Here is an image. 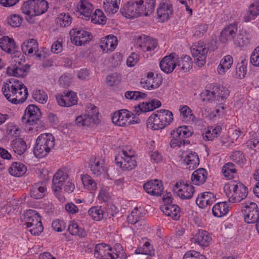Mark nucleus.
<instances>
[{
  "instance_id": "nucleus-44",
  "label": "nucleus",
  "mask_w": 259,
  "mask_h": 259,
  "mask_svg": "<svg viewBox=\"0 0 259 259\" xmlns=\"http://www.w3.org/2000/svg\"><path fill=\"white\" fill-rule=\"evenodd\" d=\"M35 16L45 13L49 8L48 3L45 0H34Z\"/></svg>"
},
{
  "instance_id": "nucleus-3",
  "label": "nucleus",
  "mask_w": 259,
  "mask_h": 259,
  "mask_svg": "<svg viewBox=\"0 0 259 259\" xmlns=\"http://www.w3.org/2000/svg\"><path fill=\"white\" fill-rule=\"evenodd\" d=\"M55 145V139L50 133H45L39 135L36 139L33 148V153L36 157H45L50 152Z\"/></svg>"
},
{
  "instance_id": "nucleus-24",
  "label": "nucleus",
  "mask_w": 259,
  "mask_h": 259,
  "mask_svg": "<svg viewBox=\"0 0 259 259\" xmlns=\"http://www.w3.org/2000/svg\"><path fill=\"white\" fill-rule=\"evenodd\" d=\"M137 48L142 49L144 52L153 51L157 47V43L155 39H151L148 36H139L138 37Z\"/></svg>"
},
{
  "instance_id": "nucleus-61",
  "label": "nucleus",
  "mask_w": 259,
  "mask_h": 259,
  "mask_svg": "<svg viewBox=\"0 0 259 259\" xmlns=\"http://www.w3.org/2000/svg\"><path fill=\"white\" fill-rule=\"evenodd\" d=\"M134 111L137 115L151 111L150 105L148 102H143L134 107Z\"/></svg>"
},
{
  "instance_id": "nucleus-58",
  "label": "nucleus",
  "mask_w": 259,
  "mask_h": 259,
  "mask_svg": "<svg viewBox=\"0 0 259 259\" xmlns=\"http://www.w3.org/2000/svg\"><path fill=\"white\" fill-rule=\"evenodd\" d=\"M8 24L12 27H18L21 24L23 18L19 15L12 14L7 18Z\"/></svg>"
},
{
  "instance_id": "nucleus-20",
  "label": "nucleus",
  "mask_w": 259,
  "mask_h": 259,
  "mask_svg": "<svg viewBox=\"0 0 259 259\" xmlns=\"http://www.w3.org/2000/svg\"><path fill=\"white\" fill-rule=\"evenodd\" d=\"M172 13V6L168 1L160 3L157 10L158 17L161 22L168 20Z\"/></svg>"
},
{
  "instance_id": "nucleus-19",
  "label": "nucleus",
  "mask_w": 259,
  "mask_h": 259,
  "mask_svg": "<svg viewBox=\"0 0 259 259\" xmlns=\"http://www.w3.org/2000/svg\"><path fill=\"white\" fill-rule=\"evenodd\" d=\"M192 240L194 243L197 244L202 247H205L209 245L212 238L206 231L198 230L193 235Z\"/></svg>"
},
{
  "instance_id": "nucleus-57",
  "label": "nucleus",
  "mask_w": 259,
  "mask_h": 259,
  "mask_svg": "<svg viewBox=\"0 0 259 259\" xmlns=\"http://www.w3.org/2000/svg\"><path fill=\"white\" fill-rule=\"evenodd\" d=\"M236 172V168L233 163L228 162L222 167V173L224 176L229 179L233 177L232 175Z\"/></svg>"
},
{
  "instance_id": "nucleus-38",
  "label": "nucleus",
  "mask_w": 259,
  "mask_h": 259,
  "mask_svg": "<svg viewBox=\"0 0 259 259\" xmlns=\"http://www.w3.org/2000/svg\"><path fill=\"white\" fill-rule=\"evenodd\" d=\"M147 125L148 128H151L153 130L162 129L165 127L161 118L157 116V113L153 114L149 117L147 120Z\"/></svg>"
},
{
  "instance_id": "nucleus-60",
  "label": "nucleus",
  "mask_w": 259,
  "mask_h": 259,
  "mask_svg": "<svg viewBox=\"0 0 259 259\" xmlns=\"http://www.w3.org/2000/svg\"><path fill=\"white\" fill-rule=\"evenodd\" d=\"M192 134V129L187 126H179V145L182 144L181 138L190 137Z\"/></svg>"
},
{
  "instance_id": "nucleus-41",
  "label": "nucleus",
  "mask_w": 259,
  "mask_h": 259,
  "mask_svg": "<svg viewBox=\"0 0 259 259\" xmlns=\"http://www.w3.org/2000/svg\"><path fill=\"white\" fill-rule=\"evenodd\" d=\"M229 206L226 202H221L215 204L212 209L214 216L221 218L229 212Z\"/></svg>"
},
{
  "instance_id": "nucleus-43",
  "label": "nucleus",
  "mask_w": 259,
  "mask_h": 259,
  "mask_svg": "<svg viewBox=\"0 0 259 259\" xmlns=\"http://www.w3.org/2000/svg\"><path fill=\"white\" fill-rule=\"evenodd\" d=\"M251 36L246 31L242 30L234 38V44L239 47H243L249 42Z\"/></svg>"
},
{
  "instance_id": "nucleus-12",
  "label": "nucleus",
  "mask_w": 259,
  "mask_h": 259,
  "mask_svg": "<svg viewBox=\"0 0 259 259\" xmlns=\"http://www.w3.org/2000/svg\"><path fill=\"white\" fill-rule=\"evenodd\" d=\"M163 200L165 204L161 206V210L166 215L171 217L173 220L176 221L178 220L177 215L178 212L177 210L178 206L177 205L171 204L172 202L171 194L170 192L167 193L163 196Z\"/></svg>"
},
{
  "instance_id": "nucleus-64",
  "label": "nucleus",
  "mask_w": 259,
  "mask_h": 259,
  "mask_svg": "<svg viewBox=\"0 0 259 259\" xmlns=\"http://www.w3.org/2000/svg\"><path fill=\"white\" fill-rule=\"evenodd\" d=\"M250 62L253 66L259 67V46L255 48L251 54Z\"/></svg>"
},
{
  "instance_id": "nucleus-18",
  "label": "nucleus",
  "mask_w": 259,
  "mask_h": 259,
  "mask_svg": "<svg viewBox=\"0 0 259 259\" xmlns=\"http://www.w3.org/2000/svg\"><path fill=\"white\" fill-rule=\"evenodd\" d=\"M19 87V80L16 79L11 78L4 83L2 91L6 99L10 102L11 103V99L14 96L16 91Z\"/></svg>"
},
{
  "instance_id": "nucleus-42",
  "label": "nucleus",
  "mask_w": 259,
  "mask_h": 259,
  "mask_svg": "<svg viewBox=\"0 0 259 259\" xmlns=\"http://www.w3.org/2000/svg\"><path fill=\"white\" fill-rule=\"evenodd\" d=\"M233 63V58L231 55L225 56L221 61L220 64L218 68V71L219 74H223L230 69Z\"/></svg>"
},
{
  "instance_id": "nucleus-10",
  "label": "nucleus",
  "mask_w": 259,
  "mask_h": 259,
  "mask_svg": "<svg viewBox=\"0 0 259 259\" xmlns=\"http://www.w3.org/2000/svg\"><path fill=\"white\" fill-rule=\"evenodd\" d=\"M71 42L76 46H81L92 39L91 33L82 29L75 28L70 31Z\"/></svg>"
},
{
  "instance_id": "nucleus-56",
  "label": "nucleus",
  "mask_w": 259,
  "mask_h": 259,
  "mask_svg": "<svg viewBox=\"0 0 259 259\" xmlns=\"http://www.w3.org/2000/svg\"><path fill=\"white\" fill-rule=\"evenodd\" d=\"M32 97L36 101L41 104H45L48 101L47 93L41 90H34L32 93Z\"/></svg>"
},
{
  "instance_id": "nucleus-14",
  "label": "nucleus",
  "mask_w": 259,
  "mask_h": 259,
  "mask_svg": "<svg viewBox=\"0 0 259 259\" xmlns=\"http://www.w3.org/2000/svg\"><path fill=\"white\" fill-rule=\"evenodd\" d=\"M30 66L28 64L22 65L20 62L18 64H11L7 69V73L10 76L17 77H24L28 73Z\"/></svg>"
},
{
  "instance_id": "nucleus-15",
  "label": "nucleus",
  "mask_w": 259,
  "mask_h": 259,
  "mask_svg": "<svg viewBox=\"0 0 259 259\" xmlns=\"http://www.w3.org/2000/svg\"><path fill=\"white\" fill-rule=\"evenodd\" d=\"M244 214V221L248 224L254 223L259 216L258 208L257 204L254 202L249 203L245 205L243 209Z\"/></svg>"
},
{
  "instance_id": "nucleus-54",
  "label": "nucleus",
  "mask_w": 259,
  "mask_h": 259,
  "mask_svg": "<svg viewBox=\"0 0 259 259\" xmlns=\"http://www.w3.org/2000/svg\"><path fill=\"white\" fill-rule=\"evenodd\" d=\"M106 17L103 11L100 9H96L94 13H92L90 19L92 22L95 24H103L106 21Z\"/></svg>"
},
{
  "instance_id": "nucleus-63",
  "label": "nucleus",
  "mask_w": 259,
  "mask_h": 259,
  "mask_svg": "<svg viewBox=\"0 0 259 259\" xmlns=\"http://www.w3.org/2000/svg\"><path fill=\"white\" fill-rule=\"evenodd\" d=\"M183 259H206V257L198 251L190 250L185 254Z\"/></svg>"
},
{
  "instance_id": "nucleus-21",
  "label": "nucleus",
  "mask_w": 259,
  "mask_h": 259,
  "mask_svg": "<svg viewBox=\"0 0 259 259\" xmlns=\"http://www.w3.org/2000/svg\"><path fill=\"white\" fill-rule=\"evenodd\" d=\"M143 188L147 193L155 196L160 195L163 190L161 182L157 180H151L146 183L144 184Z\"/></svg>"
},
{
  "instance_id": "nucleus-55",
  "label": "nucleus",
  "mask_w": 259,
  "mask_h": 259,
  "mask_svg": "<svg viewBox=\"0 0 259 259\" xmlns=\"http://www.w3.org/2000/svg\"><path fill=\"white\" fill-rule=\"evenodd\" d=\"M88 213L91 218L97 221L101 220L104 217L103 210L99 206L91 208L88 211Z\"/></svg>"
},
{
  "instance_id": "nucleus-26",
  "label": "nucleus",
  "mask_w": 259,
  "mask_h": 259,
  "mask_svg": "<svg viewBox=\"0 0 259 259\" xmlns=\"http://www.w3.org/2000/svg\"><path fill=\"white\" fill-rule=\"evenodd\" d=\"M175 53H171L169 55L164 57L160 61L159 65L161 69L165 73L171 72L176 66L174 60Z\"/></svg>"
},
{
  "instance_id": "nucleus-53",
  "label": "nucleus",
  "mask_w": 259,
  "mask_h": 259,
  "mask_svg": "<svg viewBox=\"0 0 259 259\" xmlns=\"http://www.w3.org/2000/svg\"><path fill=\"white\" fill-rule=\"evenodd\" d=\"M214 197V194L210 192H205L200 194L197 197L196 203L197 205L201 208L204 207V203L205 201L208 200Z\"/></svg>"
},
{
  "instance_id": "nucleus-11",
  "label": "nucleus",
  "mask_w": 259,
  "mask_h": 259,
  "mask_svg": "<svg viewBox=\"0 0 259 259\" xmlns=\"http://www.w3.org/2000/svg\"><path fill=\"white\" fill-rule=\"evenodd\" d=\"M94 254L99 259H116L118 257V254L112 252V248L105 243L96 245L94 249Z\"/></svg>"
},
{
  "instance_id": "nucleus-17",
  "label": "nucleus",
  "mask_w": 259,
  "mask_h": 259,
  "mask_svg": "<svg viewBox=\"0 0 259 259\" xmlns=\"http://www.w3.org/2000/svg\"><path fill=\"white\" fill-rule=\"evenodd\" d=\"M56 100L58 104L61 106L70 107L76 104L77 102V97L75 93L72 91L63 92V94L57 95Z\"/></svg>"
},
{
  "instance_id": "nucleus-46",
  "label": "nucleus",
  "mask_w": 259,
  "mask_h": 259,
  "mask_svg": "<svg viewBox=\"0 0 259 259\" xmlns=\"http://www.w3.org/2000/svg\"><path fill=\"white\" fill-rule=\"evenodd\" d=\"M120 0H105L103 7L107 13L114 14L118 10Z\"/></svg>"
},
{
  "instance_id": "nucleus-13",
  "label": "nucleus",
  "mask_w": 259,
  "mask_h": 259,
  "mask_svg": "<svg viewBox=\"0 0 259 259\" xmlns=\"http://www.w3.org/2000/svg\"><path fill=\"white\" fill-rule=\"evenodd\" d=\"M162 81V77L160 74H157L155 76L152 72H148L146 79L142 80L141 84L146 89H155L161 84Z\"/></svg>"
},
{
  "instance_id": "nucleus-6",
  "label": "nucleus",
  "mask_w": 259,
  "mask_h": 259,
  "mask_svg": "<svg viewBox=\"0 0 259 259\" xmlns=\"http://www.w3.org/2000/svg\"><path fill=\"white\" fill-rule=\"evenodd\" d=\"M229 95L227 88L222 85H215L209 90H207L201 94L203 101H218L221 102L226 99Z\"/></svg>"
},
{
  "instance_id": "nucleus-28",
  "label": "nucleus",
  "mask_w": 259,
  "mask_h": 259,
  "mask_svg": "<svg viewBox=\"0 0 259 259\" xmlns=\"http://www.w3.org/2000/svg\"><path fill=\"white\" fill-rule=\"evenodd\" d=\"M78 12L82 15L81 18L89 20L92 14L93 5L87 1H80L77 6Z\"/></svg>"
},
{
  "instance_id": "nucleus-37",
  "label": "nucleus",
  "mask_w": 259,
  "mask_h": 259,
  "mask_svg": "<svg viewBox=\"0 0 259 259\" xmlns=\"http://www.w3.org/2000/svg\"><path fill=\"white\" fill-rule=\"evenodd\" d=\"M9 172L12 176L19 177L23 176L27 171L26 167L21 162H13L9 168Z\"/></svg>"
},
{
  "instance_id": "nucleus-27",
  "label": "nucleus",
  "mask_w": 259,
  "mask_h": 259,
  "mask_svg": "<svg viewBox=\"0 0 259 259\" xmlns=\"http://www.w3.org/2000/svg\"><path fill=\"white\" fill-rule=\"evenodd\" d=\"M194 187L184 181L179 184V198L182 199H190L194 193Z\"/></svg>"
},
{
  "instance_id": "nucleus-33",
  "label": "nucleus",
  "mask_w": 259,
  "mask_h": 259,
  "mask_svg": "<svg viewBox=\"0 0 259 259\" xmlns=\"http://www.w3.org/2000/svg\"><path fill=\"white\" fill-rule=\"evenodd\" d=\"M0 48L8 53H13L17 48V45L13 39L4 36L0 38Z\"/></svg>"
},
{
  "instance_id": "nucleus-25",
  "label": "nucleus",
  "mask_w": 259,
  "mask_h": 259,
  "mask_svg": "<svg viewBox=\"0 0 259 259\" xmlns=\"http://www.w3.org/2000/svg\"><path fill=\"white\" fill-rule=\"evenodd\" d=\"M130 116L126 110H120L115 112L112 117L113 123L119 126H126L130 124L131 120L128 121Z\"/></svg>"
},
{
  "instance_id": "nucleus-35",
  "label": "nucleus",
  "mask_w": 259,
  "mask_h": 259,
  "mask_svg": "<svg viewBox=\"0 0 259 259\" xmlns=\"http://www.w3.org/2000/svg\"><path fill=\"white\" fill-rule=\"evenodd\" d=\"M179 112L181 119L186 122L190 123L196 120L194 114L191 109L187 105L179 106Z\"/></svg>"
},
{
  "instance_id": "nucleus-50",
  "label": "nucleus",
  "mask_w": 259,
  "mask_h": 259,
  "mask_svg": "<svg viewBox=\"0 0 259 259\" xmlns=\"http://www.w3.org/2000/svg\"><path fill=\"white\" fill-rule=\"evenodd\" d=\"M69 233L73 235L83 237L85 236V232L82 228H79L77 224L72 221L70 222L68 228Z\"/></svg>"
},
{
  "instance_id": "nucleus-51",
  "label": "nucleus",
  "mask_w": 259,
  "mask_h": 259,
  "mask_svg": "<svg viewBox=\"0 0 259 259\" xmlns=\"http://www.w3.org/2000/svg\"><path fill=\"white\" fill-rule=\"evenodd\" d=\"M192 64L191 58L188 55L182 57L181 61H179V67L183 72L189 71L192 67Z\"/></svg>"
},
{
  "instance_id": "nucleus-4",
  "label": "nucleus",
  "mask_w": 259,
  "mask_h": 259,
  "mask_svg": "<svg viewBox=\"0 0 259 259\" xmlns=\"http://www.w3.org/2000/svg\"><path fill=\"white\" fill-rule=\"evenodd\" d=\"M224 189L229 202L232 203L240 202L248 194L247 188L240 182H230L225 185Z\"/></svg>"
},
{
  "instance_id": "nucleus-59",
  "label": "nucleus",
  "mask_w": 259,
  "mask_h": 259,
  "mask_svg": "<svg viewBox=\"0 0 259 259\" xmlns=\"http://www.w3.org/2000/svg\"><path fill=\"white\" fill-rule=\"evenodd\" d=\"M124 96L128 100H138L146 98V94L139 91H127L125 93Z\"/></svg>"
},
{
  "instance_id": "nucleus-23",
  "label": "nucleus",
  "mask_w": 259,
  "mask_h": 259,
  "mask_svg": "<svg viewBox=\"0 0 259 259\" xmlns=\"http://www.w3.org/2000/svg\"><path fill=\"white\" fill-rule=\"evenodd\" d=\"M118 43L117 37L113 35H109L101 40L100 48L103 52L109 53L113 51Z\"/></svg>"
},
{
  "instance_id": "nucleus-1",
  "label": "nucleus",
  "mask_w": 259,
  "mask_h": 259,
  "mask_svg": "<svg viewBox=\"0 0 259 259\" xmlns=\"http://www.w3.org/2000/svg\"><path fill=\"white\" fill-rule=\"evenodd\" d=\"M155 5V0H133L125 4L120 12L129 19L137 18L140 16H148L151 14Z\"/></svg>"
},
{
  "instance_id": "nucleus-39",
  "label": "nucleus",
  "mask_w": 259,
  "mask_h": 259,
  "mask_svg": "<svg viewBox=\"0 0 259 259\" xmlns=\"http://www.w3.org/2000/svg\"><path fill=\"white\" fill-rule=\"evenodd\" d=\"M11 146L14 152L19 155H22L27 149L26 142L21 138H17L12 141Z\"/></svg>"
},
{
  "instance_id": "nucleus-36",
  "label": "nucleus",
  "mask_w": 259,
  "mask_h": 259,
  "mask_svg": "<svg viewBox=\"0 0 259 259\" xmlns=\"http://www.w3.org/2000/svg\"><path fill=\"white\" fill-rule=\"evenodd\" d=\"M26 219L27 222L25 224L27 228L42 224L41 217L34 210H29L26 214Z\"/></svg>"
},
{
  "instance_id": "nucleus-22",
  "label": "nucleus",
  "mask_w": 259,
  "mask_h": 259,
  "mask_svg": "<svg viewBox=\"0 0 259 259\" xmlns=\"http://www.w3.org/2000/svg\"><path fill=\"white\" fill-rule=\"evenodd\" d=\"M19 86L17 89L14 96L11 99V103L14 104H20L24 102L28 95V90L26 86L19 81Z\"/></svg>"
},
{
  "instance_id": "nucleus-49",
  "label": "nucleus",
  "mask_w": 259,
  "mask_h": 259,
  "mask_svg": "<svg viewBox=\"0 0 259 259\" xmlns=\"http://www.w3.org/2000/svg\"><path fill=\"white\" fill-rule=\"evenodd\" d=\"M34 6V0H28L23 4L21 10L24 14L30 17H34L35 12L34 11L35 9Z\"/></svg>"
},
{
  "instance_id": "nucleus-8",
  "label": "nucleus",
  "mask_w": 259,
  "mask_h": 259,
  "mask_svg": "<svg viewBox=\"0 0 259 259\" xmlns=\"http://www.w3.org/2000/svg\"><path fill=\"white\" fill-rule=\"evenodd\" d=\"M41 115L40 109L37 106L33 104L29 105L25 109L22 119L23 122L26 120V122L30 124H38L44 127L45 124L40 120Z\"/></svg>"
},
{
  "instance_id": "nucleus-48",
  "label": "nucleus",
  "mask_w": 259,
  "mask_h": 259,
  "mask_svg": "<svg viewBox=\"0 0 259 259\" xmlns=\"http://www.w3.org/2000/svg\"><path fill=\"white\" fill-rule=\"evenodd\" d=\"M58 25L62 27L69 26L72 23V18L68 13H61L56 19Z\"/></svg>"
},
{
  "instance_id": "nucleus-40",
  "label": "nucleus",
  "mask_w": 259,
  "mask_h": 259,
  "mask_svg": "<svg viewBox=\"0 0 259 259\" xmlns=\"http://www.w3.org/2000/svg\"><path fill=\"white\" fill-rule=\"evenodd\" d=\"M259 15V0H256L250 4L248 11L244 17L245 22H249Z\"/></svg>"
},
{
  "instance_id": "nucleus-9",
  "label": "nucleus",
  "mask_w": 259,
  "mask_h": 259,
  "mask_svg": "<svg viewBox=\"0 0 259 259\" xmlns=\"http://www.w3.org/2000/svg\"><path fill=\"white\" fill-rule=\"evenodd\" d=\"M69 178V175L65 169H59L54 175L52 180V190L56 197H58L62 186Z\"/></svg>"
},
{
  "instance_id": "nucleus-29",
  "label": "nucleus",
  "mask_w": 259,
  "mask_h": 259,
  "mask_svg": "<svg viewBox=\"0 0 259 259\" xmlns=\"http://www.w3.org/2000/svg\"><path fill=\"white\" fill-rule=\"evenodd\" d=\"M104 160L100 158H92L90 161L89 167L92 174L96 176H100L104 171Z\"/></svg>"
},
{
  "instance_id": "nucleus-62",
  "label": "nucleus",
  "mask_w": 259,
  "mask_h": 259,
  "mask_svg": "<svg viewBox=\"0 0 259 259\" xmlns=\"http://www.w3.org/2000/svg\"><path fill=\"white\" fill-rule=\"evenodd\" d=\"M231 158L234 162L239 164H243L246 161L244 155L240 151H236L233 152Z\"/></svg>"
},
{
  "instance_id": "nucleus-31",
  "label": "nucleus",
  "mask_w": 259,
  "mask_h": 259,
  "mask_svg": "<svg viewBox=\"0 0 259 259\" xmlns=\"http://www.w3.org/2000/svg\"><path fill=\"white\" fill-rule=\"evenodd\" d=\"M207 172L205 169L200 168L195 170L191 176V181L194 185H200L204 184L207 178Z\"/></svg>"
},
{
  "instance_id": "nucleus-34",
  "label": "nucleus",
  "mask_w": 259,
  "mask_h": 259,
  "mask_svg": "<svg viewBox=\"0 0 259 259\" xmlns=\"http://www.w3.org/2000/svg\"><path fill=\"white\" fill-rule=\"evenodd\" d=\"M22 52L25 55H30L34 52L38 51V45L35 39L31 38L26 40L21 46Z\"/></svg>"
},
{
  "instance_id": "nucleus-32",
  "label": "nucleus",
  "mask_w": 259,
  "mask_h": 259,
  "mask_svg": "<svg viewBox=\"0 0 259 259\" xmlns=\"http://www.w3.org/2000/svg\"><path fill=\"white\" fill-rule=\"evenodd\" d=\"M46 190L47 188L43 183H37L31 186L30 194L32 198L39 199L45 196Z\"/></svg>"
},
{
  "instance_id": "nucleus-47",
  "label": "nucleus",
  "mask_w": 259,
  "mask_h": 259,
  "mask_svg": "<svg viewBox=\"0 0 259 259\" xmlns=\"http://www.w3.org/2000/svg\"><path fill=\"white\" fill-rule=\"evenodd\" d=\"M157 116H159L165 126L169 124L173 120V114L171 112L167 110L161 109L157 111Z\"/></svg>"
},
{
  "instance_id": "nucleus-5",
  "label": "nucleus",
  "mask_w": 259,
  "mask_h": 259,
  "mask_svg": "<svg viewBox=\"0 0 259 259\" xmlns=\"http://www.w3.org/2000/svg\"><path fill=\"white\" fill-rule=\"evenodd\" d=\"M99 114L97 107L93 105L89 106L83 115L78 116L75 119V124L79 127L89 126L98 123Z\"/></svg>"
},
{
  "instance_id": "nucleus-16",
  "label": "nucleus",
  "mask_w": 259,
  "mask_h": 259,
  "mask_svg": "<svg viewBox=\"0 0 259 259\" xmlns=\"http://www.w3.org/2000/svg\"><path fill=\"white\" fill-rule=\"evenodd\" d=\"M181 157V159H183L182 162L186 166V168L189 170L194 169L199 164L198 155L195 152H183Z\"/></svg>"
},
{
  "instance_id": "nucleus-45",
  "label": "nucleus",
  "mask_w": 259,
  "mask_h": 259,
  "mask_svg": "<svg viewBox=\"0 0 259 259\" xmlns=\"http://www.w3.org/2000/svg\"><path fill=\"white\" fill-rule=\"evenodd\" d=\"M84 186L89 190L91 193L94 192L97 189L96 182L88 175H82L81 178Z\"/></svg>"
},
{
  "instance_id": "nucleus-7",
  "label": "nucleus",
  "mask_w": 259,
  "mask_h": 259,
  "mask_svg": "<svg viewBox=\"0 0 259 259\" xmlns=\"http://www.w3.org/2000/svg\"><path fill=\"white\" fill-rule=\"evenodd\" d=\"M115 161L116 165L123 170H131L137 165L136 157L131 150L128 152L125 150H122L115 156Z\"/></svg>"
},
{
  "instance_id": "nucleus-2",
  "label": "nucleus",
  "mask_w": 259,
  "mask_h": 259,
  "mask_svg": "<svg viewBox=\"0 0 259 259\" xmlns=\"http://www.w3.org/2000/svg\"><path fill=\"white\" fill-rule=\"evenodd\" d=\"M217 48V40L213 39L207 42L199 41L194 44L191 48V51L196 65L199 67L203 66L206 63L208 53L213 52Z\"/></svg>"
},
{
  "instance_id": "nucleus-30",
  "label": "nucleus",
  "mask_w": 259,
  "mask_h": 259,
  "mask_svg": "<svg viewBox=\"0 0 259 259\" xmlns=\"http://www.w3.org/2000/svg\"><path fill=\"white\" fill-rule=\"evenodd\" d=\"M237 30L235 24H231L226 27L221 32L220 39L225 43L229 40L234 39V35Z\"/></svg>"
},
{
  "instance_id": "nucleus-52",
  "label": "nucleus",
  "mask_w": 259,
  "mask_h": 259,
  "mask_svg": "<svg viewBox=\"0 0 259 259\" xmlns=\"http://www.w3.org/2000/svg\"><path fill=\"white\" fill-rule=\"evenodd\" d=\"M247 72V64L245 60H242L240 63H238L236 68V72L234 76L235 77L242 79Z\"/></svg>"
}]
</instances>
